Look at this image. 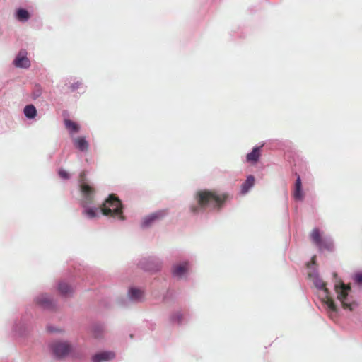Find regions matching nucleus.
I'll return each instance as SVG.
<instances>
[{
	"mask_svg": "<svg viewBox=\"0 0 362 362\" xmlns=\"http://www.w3.org/2000/svg\"><path fill=\"white\" fill-rule=\"evenodd\" d=\"M229 198V194L215 190H200L197 192V206H192L190 210L198 213L201 209L211 208L219 210Z\"/></svg>",
	"mask_w": 362,
	"mask_h": 362,
	"instance_id": "f257e3e1",
	"label": "nucleus"
},
{
	"mask_svg": "<svg viewBox=\"0 0 362 362\" xmlns=\"http://www.w3.org/2000/svg\"><path fill=\"white\" fill-rule=\"evenodd\" d=\"M103 215L124 220L122 204L120 199L115 194H111L105 199L100 207Z\"/></svg>",
	"mask_w": 362,
	"mask_h": 362,
	"instance_id": "f03ea898",
	"label": "nucleus"
},
{
	"mask_svg": "<svg viewBox=\"0 0 362 362\" xmlns=\"http://www.w3.org/2000/svg\"><path fill=\"white\" fill-rule=\"evenodd\" d=\"M78 182L80 191L84 199V202L86 204L91 203L95 194V189L88 184L85 171L80 173Z\"/></svg>",
	"mask_w": 362,
	"mask_h": 362,
	"instance_id": "7ed1b4c3",
	"label": "nucleus"
},
{
	"mask_svg": "<svg viewBox=\"0 0 362 362\" xmlns=\"http://www.w3.org/2000/svg\"><path fill=\"white\" fill-rule=\"evenodd\" d=\"M310 238L313 243L318 247L320 251L332 250L333 243L329 239L322 238L318 228H314L312 230L310 233Z\"/></svg>",
	"mask_w": 362,
	"mask_h": 362,
	"instance_id": "20e7f679",
	"label": "nucleus"
},
{
	"mask_svg": "<svg viewBox=\"0 0 362 362\" xmlns=\"http://www.w3.org/2000/svg\"><path fill=\"white\" fill-rule=\"evenodd\" d=\"M313 281L317 288L323 291L325 293V296L323 297V301L327 305L329 310L333 312H337V306L333 299L329 296V292L328 289L326 288V283L317 276L314 277Z\"/></svg>",
	"mask_w": 362,
	"mask_h": 362,
	"instance_id": "39448f33",
	"label": "nucleus"
},
{
	"mask_svg": "<svg viewBox=\"0 0 362 362\" xmlns=\"http://www.w3.org/2000/svg\"><path fill=\"white\" fill-rule=\"evenodd\" d=\"M52 351L58 358H62L71 352V346L67 342H55L52 344Z\"/></svg>",
	"mask_w": 362,
	"mask_h": 362,
	"instance_id": "423d86ee",
	"label": "nucleus"
},
{
	"mask_svg": "<svg viewBox=\"0 0 362 362\" xmlns=\"http://www.w3.org/2000/svg\"><path fill=\"white\" fill-rule=\"evenodd\" d=\"M350 287L346 286L344 284H341L340 286H335V290L337 293V298L341 301L342 307L344 309H351V305L345 302V300L348 296V291Z\"/></svg>",
	"mask_w": 362,
	"mask_h": 362,
	"instance_id": "0eeeda50",
	"label": "nucleus"
},
{
	"mask_svg": "<svg viewBox=\"0 0 362 362\" xmlns=\"http://www.w3.org/2000/svg\"><path fill=\"white\" fill-rule=\"evenodd\" d=\"M26 54L27 53L25 50H21L19 52L13 62L16 67L28 68L30 66V60L26 57Z\"/></svg>",
	"mask_w": 362,
	"mask_h": 362,
	"instance_id": "6e6552de",
	"label": "nucleus"
},
{
	"mask_svg": "<svg viewBox=\"0 0 362 362\" xmlns=\"http://www.w3.org/2000/svg\"><path fill=\"white\" fill-rule=\"evenodd\" d=\"M165 211H159L146 216L142 223V227L149 226L154 221L160 219L165 215Z\"/></svg>",
	"mask_w": 362,
	"mask_h": 362,
	"instance_id": "1a4fd4ad",
	"label": "nucleus"
},
{
	"mask_svg": "<svg viewBox=\"0 0 362 362\" xmlns=\"http://www.w3.org/2000/svg\"><path fill=\"white\" fill-rule=\"evenodd\" d=\"M115 355L112 351H103L94 355L92 362H104L115 358Z\"/></svg>",
	"mask_w": 362,
	"mask_h": 362,
	"instance_id": "9d476101",
	"label": "nucleus"
},
{
	"mask_svg": "<svg viewBox=\"0 0 362 362\" xmlns=\"http://www.w3.org/2000/svg\"><path fill=\"white\" fill-rule=\"evenodd\" d=\"M74 146L81 151H87L89 147L88 142L84 137H76L73 139Z\"/></svg>",
	"mask_w": 362,
	"mask_h": 362,
	"instance_id": "9b49d317",
	"label": "nucleus"
},
{
	"mask_svg": "<svg viewBox=\"0 0 362 362\" xmlns=\"http://www.w3.org/2000/svg\"><path fill=\"white\" fill-rule=\"evenodd\" d=\"M188 269V264L187 262L175 265L173 269V274L176 277H182Z\"/></svg>",
	"mask_w": 362,
	"mask_h": 362,
	"instance_id": "f8f14e48",
	"label": "nucleus"
},
{
	"mask_svg": "<svg viewBox=\"0 0 362 362\" xmlns=\"http://www.w3.org/2000/svg\"><path fill=\"white\" fill-rule=\"evenodd\" d=\"M293 197L297 200H302L303 198V193L302 191V183L299 175H298L297 179L296 180Z\"/></svg>",
	"mask_w": 362,
	"mask_h": 362,
	"instance_id": "ddd939ff",
	"label": "nucleus"
},
{
	"mask_svg": "<svg viewBox=\"0 0 362 362\" xmlns=\"http://www.w3.org/2000/svg\"><path fill=\"white\" fill-rule=\"evenodd\" d=\"M36 303L45 308H50L52 306V300L46 294H42L36 298Z\"/></svg>",
	"mask_w": 362,
	"mask_h": 362,
	"instance_id": "4468645a",
	"label": "nucleus"
},
{
	"mask_svg": "<svg viewBox=\"0 0 362 362\" xmlns=\"http://www.w3.org/2000/svg\"><path fill=\"white\" fill-rule=\"evenodd\" d=\"M260 148L261 147H255L252 151L247 155V161L252 163H257L261 155Z\"/></svg>",
	"mask_w": 362,
	"mask_h": 362,
	"instance_id": "2eb2a0df",
	"label": "nucleus"
},
{
	"mask_svg": "<svg viewBox=\"0 0 362 362\" xmlns=\"http://www.w3.org/2000/svg\"><path fill=\"white\" fill-rule=\"evenodd\" d=\"M90 332L93 337L99 339L103 336L104 327L103 325L99 324L93 325L91 327Z\"/></svg>",
	"mask_w": 362,
	"mask_h": 362,
	"instance_id": "dca6fc26",
	"label": "nucleus"
},
{
	"mask_svg": "<svg viewBox=\"0 0 362 362\" xmlns=\"http://www.w3.org/2000/svg\"><path fill=\"white\" fill-rule=\"evenodd\" d=\"M64 125H65L66 128L69 130V132L71 134L77 133L79 132V129H80L79 125L77 123H76L70 119H64Z\"/></svg>",
	"mask_w": 362,
	"mask_h": 362,
	"instance_id": "f3484780",
	"label": "nucleus"
},
{
	"mask_svg": "<svg viewBox=\"0 0 362 362\" xmlns=\"http://www.w3.org/2000/svg\"><path fill=\"white\" fill-rule=\"evenodd\" d=\"M144 291L141 289L132 288L129 290L130 298L134 300H139L144 298Z\"/></svg>",
	"mask_w": 362,
	"mask_h": 362,
	"instance_id": "a211bd4d",
	"label": "nucleus"
},
{
	"mask_svg": "<svg viewBox=\"0 0 362 362\" xmlns=\"http://www.w3.org/2000/svg\"><path fill=\"white\" fill-rule=\"evenodd\" d=\"M255 184V177L249 175L246 181L242 185V192L246 193Z\"/></svg>",
	"mask_w": 362,
	"mask_h": 362,
	"instance_id": "6ab92c4d",
	"label": "nucleus"
},
{
	"mask_svg": "<svg viewBox=\"0 0 362 362\" xmlns=\"http://www.w3.org/2000/svg\"><path fill=\"white\" fill-rule=\"evenodd\" d=\"M58 290L64 296H67L73 291V288L65 282H60L59 284Z\"/></svg>",
	"mask_w": 362,
	"mask_h": 362,
	"instance_id": "aec40b11",
	"label": "nucleus"
},
{
	"mask_svg": "<svg viewBox=\"0 0 362 362\" xmlns=\"http://www.w3.org/2000/svg\"><path fill=\"white\" fill-rule=\"evenodd\" d=\"M23 112H24L25 117L29 119L34 118L37 114L36 108L33 105H26L24 108Z\"/></svg>",
	"mask_w": 362,
	"mask_h": 362,
	"instance_id": "412c9836",
	"label": "nucleus"
},
{
	"mask_svg": "<svg viewBox=\"0 0 362 362\" xmlns=\"http://www.w3.org/2000/svg\"><path fill=\"white\" fill-rule=\"evenodd\" d=\"M16 17L20 21H25L29 19V13L23 8H20L17 11Z\"/></svg>",
	"mask_w": 362,
	"mask_h": 362,
	"instance_id": "4be33fe9",
	"label": "nucleus"
},
{
	"mask_svg": "<svg viewBox=\"0 0 362 362\" xmlns=\"http://www.w3.org/2000/svg\"><path fill=\"white\" fill-rule=\"evenodd\" d=\"M83 214L89 218H93L96 216L97 209H87L83 211Z\"/></svg>",
	"mask_w": 362,
	"mask_h": 362,
	"instance_id": "5701e85b",
	"label": "nucleus"
},
{
	"mask_svg": "<svg viewBox=\"0 0 362 362\" xmlns=\"http://www.w3.org/2000/svg\"><path fill=\"white\" fill-rule=\"evenodd\" d=\"M42 93V89L40 86L36 85L33 89L32 95L34 99L39 98Z\"/></svg>",
	"mask_w": 362,
	"mask_h": 362,
	"instance_id": "b1692460",
	"label": "nucleus"
},
{
	"mask_svg": "<svg viewBox=\"0 0 362 362\" xmlns=\"http://www.w3.org/2000/svg\"><path fill=\"white\" fill-rule=\"evenodd\" d=\"M59 177L62 179L68 180L69 178V173L64 169H59L58 171Z\"/></svg>",
	"mask_w": 362,
	"mask_h": 362,
	"instance_id": "393cba45",
	"label": "nucleus"
},
{
	"mask_svg": "<svg viewBox=\"0 0 362 362\" xmlns=\"http://www.w3.org/2000/svg\"><path fill=\"white\" fill-rule=\"evenodd\" d=\"M81 83L77 81L76 83L72 84L71 86H69V88H70V90L71 91H74L76 89L78 88L79 86H81Z\"/></svg>",
	"mask_w": 362,
	"mask_h": 362,
	"instance_id": "a878e982",
	"label": "nucleus"
},
{
	"mask_svg": "<svg viewBox=\"0 0 362 362\" xmlns=\"http://www.w3.org/2000/svg\"><path fill=\"white\" fill-rule=\"evenodd\" d=\"M354 280L358 283H362V273H357L354 276Z\"/></svg>",
	"mask_w": 362,
	"mask_h": 362,
	"instance_id": "bb28decb",
	"label": "nucleus"
},
{
	"mask_svg": "<svg viewBox=\"0 0 362 362\" xmlns=\"http://www.w3.org/2000/svg\"><path fill=\"white\" fill-rule=\"evenodd\" d=\"M48 330L50 332H59L60 331L59 329H53L52 327H48Z\"/></svg>",
	"mask_w": 362,
	"mask_h": 362,
	"instance_id": "cd10ccee",
	"label": "nucleus"
},
{
	"mask_svg": "<svg viewBox=\"0 0 362 362\" xmlns=\"http://www.w3.org/2000/svg\"><path fill=\"white\" fill-rule=\"evenodd\" d=\"M315 262H316V256H315V255H314V256L312 257V259H311V262H310V263H312L313 264H315Z\"/></svg>",
	"mask_w": 362,
	"mask_h": 362,
	"instance_id": "c85d7f7f",
	"label": "nucleus"
}]
</instances>
